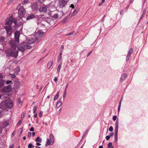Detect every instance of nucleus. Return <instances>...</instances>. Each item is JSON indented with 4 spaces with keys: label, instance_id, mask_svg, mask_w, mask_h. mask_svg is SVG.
<instances>
[{
    "label": "nucleus",
    "instance_id": "nucleus-63",
    "mask_svg": "<svg viewBox=\"0 0 148 148\" xmlns=\"http://www.w3.org/2000/svg\"><path fill=\"white\" fill-rule=\"evenodd\" d=\"M92 51H90L89 53H88V54H87V57H88L90 55V54L91 53Z\"/></svg>",
    "mask_w": 148,
    "mask_h": 148
},
{
    "label": "nucleus",
    "instance_id": "nucleus-55",
    "mask_svg": "<svg viewBox=\"0 0 148 148\" xmlns=\"http://www.w3.org/2000/svg\"><path fill=\"white\" fill-rule=\"evenodd\" d=\"M110 136L108 135L106 136V138L107 140H108L110 139Z\"/></svg>",
    "mask_w": 148,
    "mask_h": 148
},
{
    "label": "nucleus",
    "instance_id": "nucleus-22",
    "mask_svg": "<svg viewBox=\"0 0 148 148\" xmlns=\"http://www.w3.org/2000/svg\"><path fill=\"white\" fill-rule=\"evenodd\" d=\"M127 74H123L122 75L121 77V80L123 81L125 80L127 77Z\"/></svg>",
    "mask_w": 148,
    "mask_h": 148
},
{
    "label": "nucleus",
    "instance_id": "nucleus-31",
    "mask_svg": "<svg viewBox=\"0 0 148 148\" xmlns=\"http://www.w3.org/2000/svg\"><path fill=\"white\" fill-rule=\"evenodd\" d=\"M5 38L2 36H0V41L1 42H3L5 40Z\"/></svg>",
    "mask_w": 148,
    "mask_h": 148
},
{
    "label": "nucleus",
    "instance_id": "nucleus-18",
    "mask_svg": "<svg viewBox=\"0 0 148 148\" xmlns=\"http://www.w3.org/2000/svg\"><path fill=\"white\" fill-rule=\"evenodd\" d=\"M53 144V142L52 141L49 140V138H47V141L45 144V145L47 146L49 145H52Z\"/></svg>",
    "mask_w": 148,
    "mask_h": 148
},
{
    "label": "nucleus",
    "instance_id": "nucleus-34",
    "mask_svg": "<svg viewBox=\"0 0 148 148\" xmlns=\"http://www.w3.org/2000/svg\"><path fill=\"white\" fill-rule=\"evenodd\" d=\"M34 146L33 145L32 143H30L29 144L28 147L29 148H33Z\"/></svg>",
    "mask_w": 148,
    "mask_h": 148
},
{
    "label": "nucleus",
    "instance_id": "nucleus-36",
    "mask_svg": "<svg viewBox=\"0 0 148 148\" xmlns=\"http://www.w3.org/2000/svg\"><path fill=\"white\" fill-rule=\"evenodd\" d=\"M67 19L68 17L67 16L64 17V20L63 21V22L64 23H65L66 22V21H67Z\"/></svg>",
    "mask_w": 148,
    "mask_h": 148
},
{
    "label": "nucleus",
    "instance_id": "nucleus-43",
    "mask_svg": "<svg viewBox=\"0 0 148 148\" xmlns=\"http://www.w3.org/2000/svg\"><path fill=\"white\" fill-rule=\"evenodd\" d=\"M109 131L110 132H112L113 130V127L112 126H111L109 128Z\"/></svg>",
    "mask_w": 148,
    "mask_h": 148
},
{
    "label": "nucleus",
    "instance_id": "nucleus-49",
    "mask_svg": "<svg viewBox=\"0 0 148 148\" xmlns=\"http://www.w3.org/2000/svg\"><path fill=\"white\" fill-rule=\"evenodd\" d=\"M12 81L11 80H8L6 82V84H9L10 83L12 82Z\"/></svg>",
    "mask_w": 148,
    "mask_h": 148
},
{
    "label": "nucleus",
    "instance_id": "nucleus-58",
    "mask_svg": "<svg viewBox=\"0 0 148 148\" xmlns=\"http://www.w3.org/2000/svg\"><path fill=\"white\" fill-rule=\"evenodd\" d=\"M114 135V133L113 132H112L110 133V134L109 135L110 137L113 136Z\"/></svg>",
    "mask_w": 148,
    "mask_h": 148
},
{
    "label": "nucleus",
    "instance_id": "nucleus-4",
    "mask_svg": "<svg viewBox=\"0 0 148 148\" xmlns=\"http://www.w3.org/2000/svg\"><path fill=\"white\" fill-rule=\"evenodd\" d=\"M119 126V120L117 119L115 123V134H114V140L115 142H117L118 140V132Z\"/></svg>",
    "mask_w": 148,
    "mask_h": 148
},
{
    "label": "nucleus",
    "instance_id": "nucleus-59",
    "mask_svg": "<svg viewBox=\"0 0 148 148\" xmlns=\"http://www.w3.org/2000/svg\"><path fill=\"white\" fill-rule=\"evenodd\" d=\"M57 80H58L57 77H55L54 78V82H57Z\"/></svg>",
    "mask_w": 148,
    "mask_h": 148
},
{
    "label": "nucleus",
    "instance_id": "nucleus-5",
    "mask_svg": "<svg viewBox=\"0 0 148 148\" xmlns=\"http://www.w3.org/2000/svg\"><path fill=\"white\" fill-rule=\"evenodd\" d=\"M44 35V33L41 30H39L36 32L35 34V36L37 40H38L42 38Z\"/></svg>",
    "mask_w": 148,
    "mask_h": 148
},
{
    "label": "nucleus",
    "instance_id": "nucleus-32",
    "mask_svg": "<svg viewBox=\"0 0 148 148\" xmlns=\"http://www.w3.org/2000/svg\"><path fill=\"white\" fill-rule=\"evenodd\" d=\"M59 93V92H58V93H57V95H56V96H55V97L54 98V99H53L54 101L56 100L58 98V97H59V95H58Z\"/></svg>",
    "mask_w": 148,
    "mask_h": 148
},
{
    "label": "nucleus",
    "instance_id": "nucleus-56",
    "mask_svg": "<svg viewBox=\"0 0 148 148\" xmlns=\"http://www.w3.org/2000/svg\"><path fill=\"white\" fill-rule=\"evenodd\" d=\"M130 56L127 55L126 58V61H127L128 60H129V59H130Z\"/></svg>",
    "mask_w": 148,
    "mask_h": 148
},
{
    "label": "nucleus",
    "instance_id": "nucleus-21",
    "mask_svg": "<svg viewBox=\"0 0 148 148\" xmlns=\"http://www.w3.org/2000/svg\"><path fill=\"white\" fill-rule=\"evenodd\" d=\"M5 80L3 79L0 80V88L2 87L5 84Z\"/></svg>",
    "mask_w": 148,
    "mask_h": 148
},
{
    "label": "nucleus",
    "instance_id": "nucleus-25",
    "mask_svg": "<svg viewBox=\"0 0 148 148\" xmlns=\"http://www.w3.org/2000/svg\"><path fill=\"white\" fill-rule=\"evenodd\" d=\"M62 52H61L60 53L58 57L57 60L58 62H60L61 61V59L62 58Z\"/></svg>",
    "mask_w": 148,
    "mask_h": 148
},
{
    "label": "nucleus",
    "instance_id": "nucleus-9",
    "mask_svg": "<svg viewBox=\"0 0 148 148\" xmlns=\"http://www.w3.org/2000/svg\"><path fill=\"white\" fill-rule=\"evenodd\" d=\"M11 89V86L10 85H8L4 86L2 89L1 91L2 92H8L10 91Z\"/></svg>",
    "mask_w": 148,
    "mask_h": 148
},
{
    "label": "nucleus",
    "instance_id": "nucleus-8",
    "mask_svg": "<svg viewBox=\"0 0 148 148\" xmlns=\"http://www.w3.org/2000/svg\"><path fill=\"white\" fill-rule=\"evenodd\" d=\"M36 19L37 21V23L38 24L43 21H45L46 18L43 15L38 16L36 17Z\"/></svg>",
    "mask_w": 148,
    "mask_h": 148
},
{
    "label": "nucleus",
    "instance_id": "nucleus-60",
    "mask_svg": "<svg viewBox=\"0 0 148 148\" xmlns=\"http://www.w3.org/2000/svg\"><path fill=\"white\" fill-rule=\"evenodd\" d=\"M42 112H40L39 113V116L40 117H41L42 116Z\"/></svg>",
    "mask_w": 148,
    "mask_h": 148
},
{
    "label": "nucleus",
    "instance_id": "nucleus-23",
    "mask_svg": "<svg viewBox=\"0 0 148 148\" xmlns=\"http://www.w3.org/2000/svg\"><path fill=\"white\" fill-rule=\"evenodd\" d=\"M53 64V61H50L47 64V66L48 68H50Z\"/></svg>",
    "mask_w": 148,
    "mask_h": 148
},
{
    "label": "nucleus",
    "instance_id": "nucleus-11",
    "mask_svg": "<svg viewBox=\"0 0 148 148\" xmlns=\"http://www.w3.org/2000/svg\"><path fill=\"white\" fill-rule=\"evenodd\" d=\"M20 33L19 31H16L14 34V38L15 40L17 42H19V37Z\"/></svg>",
    "mask_w": 148,
    "mask_h": 148
},
{
    "label": "nucleus",
    "instance_id": "nucleus-10",
    "mask_svg": "<svg viewBox=\"0 0 148 148\" xmlns=\"http://www.w3.org/2000/svg\"><path fill=\"white\" fill-rule=\"evenodd\" d=\"M16 42L15 40H11L9 42L11 47L14 49H16L17 47Z\"/></svg>",
    "mask_w": 148,
    "mask_h": 148
},
{
    "label": "nucleus",
    "instance_id": "nucleus-39",
    "mask_svg": "<svg viewBox=\"0 0 148 148\" xmlns=\"http://www.w3.org/2000/svg\"><path fill=\"white\" fill-rule=\"evenodd\" d=\"M112 143L110 142L108 143V148H110L112 147Z\"/></svg>",
    "mask_w": 148,
    "mask_h": 148
},
{
    "label": "nucleus",
    "instance_id": "nucleus-53",
    "mask_svg": "<svg viewBox=\"0 0 148 148\" xmlns=\"http://www.w3.org/2000/svg\"><path fill=\"white\" fill-rule=\"evenodd\" d=\"M68 86H69V84L67 83L66 85L64 91H66L67 89Z\"/></svg>",
    "mask_w": 148,
    "mask_h": 148
},
{
    "label": "nucleus",
    "instance_id": "nucleus-44",
    "mask_svg": "<svg viewBox=\"0 0 148 148\" xmlns=\"http://www.w3.org/2000/svg\"><path fill=\"white\" fill-rule=\"evenodd\" d=\"M75 33V31H73L72 32L68 34H66V35L67 36H69V35H73Z\"/></svg>",
    "mask_w": 148,
    "mask_h": 148
},
{
    "label": "nucleus",
    "instance_id": "nucleus-14",
    "mask_svg": "<svg viewBox=\"0 0 148 148\" xmlns=\"http://www.w3.org/2000/svg\"><path fill=\"white\" fill-rule=\"evenodd\" d=\"M7 108L6 101L1 103L0 105V108L2 110H5Z\"/></svg>",
    "mask_w": 148,
    "mask_h": 148
},
{
    "label": "nucleus",
    "instance_id": "nucleus-6",
    "mask_svg": "<svg viewBox=\"0 0 148 148\" xmlns=\"http://www.w3.org/2000/svg\"><path fill=\"white\" fill-rule=\"evenodd\" d=\"M4 28L6 30L7 35L9 36L11 35L12 33L11 26L10 25L5 26L4 27Z\"/></svg>",
    "mask_w": 148,
    "mask_h": 148
},
{
    "label": "nucleus",
    "instance_id": "nucleus-13",
    "mask_svg": "<svg viewBox=\"0 0 148 148\" xmlns=\"http://www.w3.org/2000/svg\"><path fill=\"white\" fill-rule=\"evenodd\" d=\"M13 22V19L12 17H11V18H9L7 19V21L5 23V25H11Z\"/></svg>",
    "mask_w": 148,
    "mask_h": 148
},
{
    "label": "nucleus",
    "instance_id": "nucleus-61",
    "mask_svg": "<svg viewBox=\"0 0 148 148\" xmlns=\"http://www.w3.org/2000/svg\"><path fill=\"white\" fill-rule=\"evenodd\" d=\"M46 0H38V1L40 2L41 3L45 1Z\"/></svg>",
    "mask_w": 148,
    "mask_h": 148
},
{
    "label": "nucleus",
    "instance_id": "nucleus-15",
    "mask_svg": "<svg viewBox=\"0 0 148 148\" xmlns=\"http://www.w3.org/2000/svg\"><path fill=\"white\" fill-rule=\"evenodd\" d=\"M66 3V2L65 0H60L59 3V6L60 7H63Z\"/></svg>",
    "mask_w": 148,
    "mask_h": 148
},
{
    "label": "nucleus",
    "instance_id": "nucleus-20",
    "mask_svg": "<svg viewBox=\"0 0 148 148\" xmlns=\"http://www.w3.org/2000/svg\"><path fill=\"white\" fill-rule=\"evenodd\" d=\"M10 121L9 120H7L4 121L3 123V127H5L9 125V124Z\"/></svg>",
    "mask_w": 148,
    "mask_h": 148
},
{
    "label": "nucleus",
    "instance_id": "nucleus-26",
    "mask_svg": "<svg viewBox=\"0 0 148 148\" xmlns=\"http://www.w3.org/2000/svg\"><path fill=\"white\" fill-rule=\"evenodd\" d=\"M23 23L22 22H19L16 25V27H18L20 26H22V27L23 25Z\"/></svg>",
    "mask_w": 148,
    "mask_h": 148
},
{
    "label": "nucleus",
    "instance_id": "nucleus-29",
    "mask_svg": "<svg viewBox=\"0 0 148 148\" xmlns=\"http://www.w3.org/2000/svg\"><path fill=\"white\" fill-rule=\"evenodd\" d=\"M13 22L15 24V25L16 26V25H17V19L16 18H13Z\"/></svg>",
    "mask_w": 148,
    "mask_h": 148
},
{
    "label": "nucleus",
    "instance_id": "nucleus-30",
    "mask_svg": "<svg viewBox=\"0 0 148 148\" xmlns=\"http://www.w3.org/2000/svg\"><path fill=\"white\" fill-rule=\"evenodd\" d=\"M133 49L131 48L129 50L127 55L130 56L133 52Z\"/></svg>",
    "mask_w": 148,
    "mask_h": 148
},
{
    "label": "nucleus",
    "instance_id": "nucleus-28",
    "mask_svg": "<svg viewBox=\"0 0 148 148\" xmlns=\"http://www.w3.org/2000/svg\"><path fill=\"white\" fill-rule=\"evenodd\" d=\"M42 141V139L40 138L39 137H37L35 139V141L36 142H39L40 143H41Z\"/></svg>",
    "mask_w": 148,
    "mask_h": 148
},
{
    "label": "nucleus",
    "instance_id": "nucleus-54",
    "mask_svg": "<svg viewBox=\"0 0 148 148\" xmlns=\"http://www.w3.org/2000/svg\"><path fill=\"white\" fill-rule=\"evenodd\" d=\"M32 133L30 132H28V137H31V136Z\"/></svg>",
    "mask_w": 148,
    "mask_h": 148
},
{
    "label": "nucleus",
    "instance_id": "nucleus-51",
    "mask_svg": "<svg viewBox=\"0 0 148 148\" xmlns=\"http://www.w3.org/2000/svg\"><path fill=\"white\" fill-rule=\"evenodd\" d=\"M145 15V13H143L141 16L140 17V18L139 20H141L142 18H143Z\"/></svg>",
    "mask_w": 148,
    "mask_h": 148
},
{
    "label": "nucleus",
    "instance_id": "nucleus-3",
    "mask_svg": "<svg viewBox=\"0 0 148 148\" xmlns=\"http://www.w3.org/2000/svg\"><path fill=\"white\" fill-rule=\"evenodd\" d=\"M25 13V10L23 6L20 7L18 9V15L19 17L21 18L23 17Z\"/></svg>",
    "mask_w": 148,
    "mask_h": 148
},
{
    "label": "nucleus",
    "instance_id": "nucleus-48",
    "mask_svg": "<svg viewBox=\"0 0 148 148\" xmlns=\"http://www.w3.org/2000/svg\"><path fill=\"white\" fill-rule=\"evenodd\" d=\"M37 108L36 106H34V109H33L34 113H35L36 112V111L37 110Z\"/></svg>",
    "mask_w": 148,
    "mask_h": 148
},
{
    "label": "nucleus",
    "instance_id": "nucleus-24",
    "mask_svg": "<svg viewBox=\"0 0 148 148\" xmlns=\"http://www.w3.org/2000/svg\"><path fill=\"white\" fill-rule=\"evenodd\" d=\"M62 65V64L61 63H60L58 66L57 71L58 73H59L60 72V69L61 68V66Z\"/></svg>",
    "mask_w": 148,
    "mask_h": 148
},
{
    "label": "nucleus",
    "instance_id": "nucleus-37",
    "mask_svg": "<svg viewBox=\"0 0 148 148\" xmlns=\"http://www.w3.org/2000/svg\"><path fill=\"white\" fill-rule=\"evenodd\" d=\"M17 103L19 104H21L22 103V101L21 99L20 98H18L17 100Z\"/></svg>",
    "mask_w": 148,
    "mask_h": 148
},
{
    "label": "nucleus",
    "instance_id": "nucleus-52",
    "mask_svg": "<svg viewBox=\"0 0 148 148\" xmlns=\"http://www.w3.org/2000/svg\"><path fill=\"white\" fill-rule=\"evenodd\" d=\"M29 131L31 132H33L34 131V127H31L29 129Z\"/></svg>",
    "mask_w": 148,
    "mask_h": 148
},
{
    "label": "nucleus",
    "instance_id": "nucleus-1",
    "mask_svg": "<svg viewBox=\"0 0 148 148\" xmlns=\"http://www.w3.org/2000/svg\"><path fill=\"white\" fill-rule=\"evenodd\" d=\"M36 38L35 36L30 37L27 39V42H23L21 44V46L18 47V50L22 52L25 51V49H31L32 47L30 45V44L34 43L36 42Z\"/></svg>",
    "mask_w": 148,
    "mask_h": 148
},
{
    "label": "nucleus",
    "instance_id": "nucleus-40",
    "mask_svg": "<svg viewBox=\"0 0 148 148\" xmlns=\"http://www.w3.org/2000/svg\"><path fill=\"white\" fill-rule=\"evenodd\" d=\"M121 101L119 103V105L118 106V111L119 112V111L120 110V107H121Z\"/></svg>",
    "mask_w": 148,
    "mask_h": 148
},
{
    "label": "nucleus",
    "instance_id": "nucleus-27",
    "mask_svg": "<svg viewBox=\"0 0 148 148\" xmlns=\"http://www.w3.org/2000/svg\"><path fill=\"white\" fill-rule=\"evenodd\" d=\"M62 104V102L61 101H59L56 104V107L57 108H59Z\"/></svg>",
    "mask_w": 148,
    "mask_h": 148
},
{
    "label": "nucleus",
    "instance_id": "nucleus-57",
    "mask_svg": "<svg viewBox=\"0 0 148 148\" xmlns=\"http://www.w3.org/2000/svg\"><path fill=\"white\" fill-rule=\"evenodd\" d=\"M3 77V74H2L1 73H0V80L1 79H2V78Z\"/></svg>",
    "mask_w": 148,
    "mask_h": 148
},
{
    "label": "nucleus",
    "instance_id": "nucleus-42",
    "mask_svg": "<svg viewBox=\"0 0 148 148\" xmlns=\"http://www.w3.org/2000/svg\"><path fill=\"white\" fill-rule=\"evenodd\" d=\"M58 14H54L53 17L54 18H58Z\"/></svg>",
    "mask_w": 148,
    "mask_h": 148
},
{
    "label": "nucleus",
    "instance_id": "nucleus-46",
    "mask_svg": "<svg viewBox=\"0 0 148 148\" xmlns=\"http://www.w3.org/2000/svg\"><path fill=\"white\" fill-rule=\"evenodd\" d=\"M66 95V91H64V93L63 96V98L64 99L65 98Z\"/></svg>",
    "mask_w": 148,
    "mask_h": 148
},
{
    "label": "nucleus",
    "instance_id": "nucleus-2",
    "mask_svg": "<svg viewBox=\"0 0 148 148\" xmlns=\"http://www.w3.org/2000/svg\"><path fill=\"white\" fill-rule=\"evenodd\" d=\"M5 52L7 56L9 57H14L16 58L18 56V51L15 52L14 51L12 50L9 53L8 51L6 50Z\"/></svg>",
    "mask_w": 148,
    "mask_h": 148
},
{
    "label": "nucleus",
    "instance_id": "nucleus-19",
    "mask_svg": "<svg viewBox=\"0 0 148 148\" xmlns=\"http://www.w3.org/2000/svg\"><path fill=\"white\" fill-rule=\"evenodd\" d=\"M32 8L33 11H36L37 10L38 6L36 3H34L32 6Z\"/></svg>",
    "mask_w": 148,
    "mask_h": 148
},
{
    "label": "nucleus",
    "instance_id": "nucleus-35",
    "mask_svg": "<svg viewBox=\"0 0 148 148\" xmlns=\"http://www.w3.org/2000/svg\"><path fill=\"white\" fill-rule=\"evenodd\" d=\"M29 0H24L23 1V4L25 5V4H27L29 2Z\"/></svg>",
    "mask_w": 148,
    "mask_h": 148
},
{
    "label": "nucleus",
    "instance_id": "nucleus-17",
    "mask_svg": "<svg viewBox=\"0 0 148 148\" xmlns=\"http://www.w3.org/2000/svg\"><path fill=\"white\" fill-rule=\"evenodd\" d=\"M35 15L33 14H30L27 16L26 20H29L35 18Z\"/></svg>",
    "mask_w": 148,
    "mask_h": 148
},
{
    "label": "nucleus",
    "instance_id": "nucleus-33",
    "mask_svg": "<svg viewBox=\"0 0 148 148\" xmlns=\"http://www.w3.org/2000/svg\"><path fill=\"white\" fill-rule=\"evenodd\" d=\"M49 137H50V140H51V141H52L53 142V138H54V136H53V135L52 134H51L50 135Z\"/></svg>",
    "mask_w": 148,
    "mask_h": 148
},
{
    "label": "nucleus",
    "instance_id": "nucleus-45",
    "mask_svg": "<svg viewBox=\"0 0 148 148\" xmlns=\"http://www.w3.org/2000/svg\"><path fill=\"white\" fill-rule=\"evenodd\" d=\"M78 12V11L76 9H74V11L73 12V14H76L77 12Z\"/></svg>",
    "mask_w": 148,
    "mask_h": 148
},
{
    "label": "nucleus",
    "instance_id": "nucleus-12",
    "mask_svg": "<svg viewBox=\"0 0 148 148\" xmlns=\"http://www.w3.org/2000/svg\"><path fill=\"white\" fill-rule=\"evenodd\" d=\"M7 108H11L13 106V102L12 101H5Z\"/></svg>",
    "mask_w": 148,
    "mask_h": 148
},
{
    "label": "nucleus",
    "instance_id": "nucleus-47",
    "mask_svg": "<svg viewBox=\"0 0 148 148\" xmlns=\"http://www.w3.org/2000/svg\"><path fill=\"white\" fill-rule=\"evenodd\" d=\"M22 123V121L21 120H20L17 123V125H21V123Z\"/></svg>",
    "mask_w": 148,
    "mask_h": 148
},
{
    "label": "nucleus",
    "instance_id": "nucleus-38",
    "mask_svg": "<svg viewBox=\"0 0 148 148\" xmlns=\"http://www.w3.org/2000/svg\"><path fill=\"white\" fill-rule=\"evenodd\" d=\"M64 48V46L63 45H62L60 47V53L62 52V53L63 50Z\"/></svg>",
    "mask_w": 148,
    "mask_h": 148
},
{
    "label": "nucleus",
    "instance_id": "nucleus-64",
    "mask_svg": "<svg viewBox=\"0 0 148 148\" xmlns=\"http://www.w3.org/2000/svg\"><path fill=\"white\" fill-rule=\"evenodd\" d=\"M71 6L72 8H74V6L73 4H71Z\"/></svg>",
    "mask_w": 148,
    "mask_h": 148
},
{
    "label": "nucleus",
    "instance_id": "nucleus-41",
    "mask_svg": "<svg viewBox=\"0 0 148 148\" xmlns=\"http://www.w3.org/2000/svg\"><path fill=\"white\" fill-rule=\"evenodd\" d=\"M88 132V130H86V131L84 132V134L82 136V138H83L86 136L87 132Z\"/></svg>",
    "mask_w": 148,
    "mask_h": 148
},
{
    "label": "nucleus",
    "instance_id": "nucleus-7",
    "mask_svg": "<svg viewBox=\"0 0 148 148\" xmlns=\"http://www.w3.org/2000/svg\"><path fill=\"white\" fill-rule=\"evenodd\" d=\"M48 8L47 5L43 4L40 6L39 11L40 12H46Z\"/></svg>",
    "mask_w": 148,
    "mask_h": 148
},
{
    "label": "nucleus",
    "instance_id": "nucleus-62",
    "mask_svg": "<svg viewBox=\"0 0 148 148\" xmlns=\"http://www.w3.org/2000/svg\"><path fill=\"white\" fill-rule=\"evenodd\" d=\"M14 147V145H12L9 146V148H13Z\"/></svg>",
    "mask_w": 148,
    "mask_h": 148
},
{
    "label": "nucleus",
    "instance_id": "nucleus-16",
    "mask_svg": "<svg viewBox=\"0 0 148 148\" xmlns=\"http://www.w3.org/2000/svg\"><path fill=\"white\" fill-rule=\"evenodd\" d=\"M19 85L20 82L19 81L16 82L14 85V87H13V88L16 90V89H17L19 88Z\"/></svg>",
    "mask_w": 148,
    "mask_h": 148
},
{
    "label": "nucleus",
    "instance_id": "nucleus-50",
    "mask_svg": "<svg viewBox=\"0 0 148 148\" xmlns=\"http://www.w3.org/2000/svg\"><path fill=\"white\" fill-rule=\"evenodd\" d=\"M117 118V116H114L113 117L112 119L113 121H115L116 120Z\"/></svg>",
    "mask_w": 148,
    "mask_h": 148
}]
</instances>
